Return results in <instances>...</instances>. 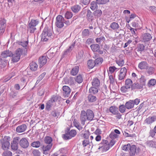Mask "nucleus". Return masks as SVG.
Listing matches in <instances>:
<instances>
[{
  "instance_id": "aec40b11",
  "label": "nucleus",
  "mask_w": 156,
  "mask_h": 156,
  "mask_svg": "<svg viewBox=\"0 0 156 156\" xmlns=\"http://www.w3.org/2000/svg\"><path fill=\"white\" fill-rule=\"evenodd\" d=\"M27 129V126L25 124H23L18 126L16 129L18 133H22L24 132Z\"/></svg>"
},
{
  "instance_id": "09e8293b",
  "label": "nucleus",
  "mask_w": 156,
  "mask_h": 156,
  "mask_svg": "<svg viewBox=\"0 0 156 156\" xmlns=\"http://www.w3.org/2000/svg\"><path fill=\"white\" fill-rule=\"evenodd\" d=\"M74 126L77 128L79 130H81L83 128L80 125L79 123L76 121H74L73 122Z\"/></svg>"
},
{
  "instance_id": "79ce46f5",
  "label": "nucleus",
  "mask_w": 156,
  "mask_h": 156,
  "mask_svg": "<svg viewBox=\"0 0 156 156\" xmlns=\"http://www.w3.org/2000/svg\"><path fill=\"white\" fill-rule=\"evenodd\" d=\"M103 61V59L102 58H99L94 61L95 64L96 66L98 65L101 64Z\"/></svg>"
},
{
  "instance_id": "6ab92c4d",
  "label": "nucleus",
  "mask_w": 156,
  "mask_h": 156,
  "mask_svg": "<svg viewBox=\"0 0 156 156\" xmlns=\"http://www.w3.org/2000/svg\"><path fill=\"white\" fill-rule=\"evenodd\" d=\"M87 16L88 21L90 22H92L94 20V17L93 16V14L90 10H87Z\"/></svg>"
},
{
  "instance_id": "39448f33",
  "label": "nucleus",
  "mask_w": 156,
  "mask_h": 156,
  "mask_svg": "<svg viewBox=\"0 0 156 156\" xmlns=\"http://www.w3.org/2000/svg\"><path fill=\"white\" fill-rule=\"evenodd\" d=\"M64 19L61 15H58L56 17V25L59 28H62L64 25Z\"/></svg>"
},
{
  "instance_id": "f3484780",
  "label": "nucleus",
  "mask_w": 156,
  "mask_h": 156,
  "mask_svg": "<svg viewBox=\"0 0 156 156\" xmlns=\"http://www.w3.org/2000/svg\"><path fill=\"white\" fill-rule=\"evenodd\" d=\"M138 66L141 69H147L148 67V64L146 61H142L139 64Z\"/></svg>"
},
{
  "instance_id": "f704fd0d",
  "label": "nucleus",
  "mask_w": 156,
  "mask_h": 156,
  "mask_svg": "<svg viewBox=\"0 0 156 156\" xmlns=\"http://www.w3.org/2000/svg\"><path fill=\"white\" fill-rule=\"evenodd\" d=\"M39 22L37 20H32L28 24V25L31 26L36 27L38 23Z\"/></svg>"
},
{
  "instance_id": "5701e85b",
  "label": "nucleus",
  "mask_w": 156,
  "mask_h": 156,
  "mask_svg": "<svg viewBox=\"0 0 156 156\" xmlns=\"http://www.w3.org/2000/svg\"><path fill=\"white\" fill-rule=\"evenodd\" d=\"M136 149V147L135 145H133L131 146L129 148V151H130L129 154L131 156H133L135 154Z\"/></svg>"
},
{
  "instance_id": "b1692460",
  "label": "nucleus",
  "mask_w": 156,
  "mask_h": 156,
  "mask_svg": "<svg viewBox=\"0 0 156 156\" xmlns=\"http://www.w3.org/2000/svg\"><path fill=\"white\" fill-rule=\"evenodd\" d=\"M109 27L113 30L116 31L119 29V26L117 23L114 22L111 23Z\"/></svg>"
},
{
  "instance_id": "6e6552de",
  "label": "nucleus",
  "mask_w": 156,
  "mask_h": 156,
  "mask_svg": "<svg viewBox=\"0 0 156 156\" xmlns=\"http://www.w3.org/2000/svg\"><path fill=\"white\" fill-rule=\"evenodd\" d=\"M127 71V69L125 67L121 69L119 75V80H122L124 78L126 75Z\"/></svg>"
},
{
  "instance_id": "4d7b16f0",
  "label": "nucleus",
  "mask_w": 156,
  "mask_h": 156,
  "mask_svg": "<svg viewBox=\"0 0 156 156\" xmlns=\"http://www.w3.org/2000/svg\"><path fill=\"white\" fill-rule=\"evenodd\" d=\"M82 35L84 37L88 36L89 35V32L88 29H85L82 32Z\"/></svg>"
},
{
  "instance_id": "dca6fc26",
  "label": "nucleus",
  "mask_w": 156,
  "mask_h": 156,
  "mask_svg": "<svg viewBox=\"0 0 156 156\" xmlns=\"http://www.w3.org/2000/svg\"><path fill=\"white\" fill-rule=\"evenodd\" d=\"M156 120V116L149 117L144 120V123L148 125L151 124Z\"/></svg>"
},
{
  "instance_id": "2f4dec72",
  "label": "nucleus",
  "mask_w": 156,
  "mask_h": 156,
  "mask_svg": "<svg viewBox=\"0 0 156 156\" xmlns=\"http://www.w3.org/2000/svg\"><path fill=\"white\" fill-rule=\"evenodd\" d=\"M79 69V67L78 66H75L73 68L71 71V75L75 76L78 73Z\"/></svg>"
},
{
  "instance_id": "49530a36",
  "label": "nucleus",
  "mask_w": 156,
  "mask_h": 156,
  "mask_svg": "<svg viewBox=\"0 0 156 156\" xmlns=\"http://www.w3.org/2000/svg\"><path fill=\"white\" fill-rule=\"evenodd\" d=\"M109 0H96V2L98 4H104L109 2Z\"/></svg>"
},
{
  "instance_id": "774afa93",
  "label": "nucleus",
  "mask_w": 156,
  "mask_h": 156,
  "mask_svg": "<svg viewBox=\"0 0 156 156\" xmlns=\"http://www.w3.org/2000/svg\"><path fill=\"white\" fill-rule=\"evenodd\" d=\"M59 98V97L58 96L53 95L51 98V100L53 102H54L56 101Z\"/></svg>"
},
{
  "instance_id": "de8ad7c7",
  "label": "nucleus",
  "mask_w": 156,
  "mask_h": 156,
  "mask_svg": "<svg viewBox=\"0 0 156 156\" xmlns=\"http://www.w3.org/2000/svg\"><path fill=\"white\" fill-rule=\"evenodd\" d=\"M155 142H154L152 140L148 141L146 143V145L149 147H154V145Z\"/></svg>"
},
{
  "instance_id": "052dcab7",
  "label": "nucleus",
  "mask_w": 156,
  "mask_h": 156,
  "mask_svg": "<svg viewBox=\"0 0 156 156\" xmlns=\"http://www.w3.org/2000/svg\"><path fill=\"white\" fill-rule=\"evenodd\" d=\"M116 63L120 66H122L124 64V61L123 59H119L116 61Z\"/></svg>"
},
{
  "instance_id": "393cba45",
  "label": "nucleus",
  "mask_w": 156,
  "mask_h": 156,
  "mask_svg": "<svg viewBox=\"0 0 156 156\" xmlns=\"http://www.w3.org/2000/svg\"><path fill=\"white\" fill-rule=\"evenodd\" d=\"M109 112L114 115H116L118 112V108L115 106L110 107L109 109Z\"/></svg>"
},
{
  "instance_id": "bf43d9fd",
  "label": "nucleus",
  "mask_w": 156,
  "mask_h": 156,
  "mask_svg": "<svg viewBox=\"0 0 156 156\" xmlns=\"http://www.w3.org/2000/svg\"><path fill=\"white\" fill-rule=\"evenodd\" d=\"M144 49V46L143 44H140L137 48V51H142Z\"/></svg>"
},
{
  "instance_id": "a18cd8bd",
  "label": "nucleus",
  "mask_w": 156,
  "mask_h": 156,
  "mask_svg": "<svg viewBox=\"0 0 156 156\" xmlns=\"http://www.w3.org/2000/svg\"><path fill=\"white\" fill-rule=\"evenodd\" d=\"M98 3H97L96 2H92L91 4V6H90V8L91 9H92L93 10H94L96 9L98 7V6L97 4Z\"/></svg>"
},
{
  "instance_id": "7ed1b4c3",
  "label": "nucleus",
  "mask_w": 156,
  "mask_h": 156,
  "mask_svg": "<svg viewBox=\"0 0 156 156\" xmlns=\"http://www.w3.org/2000/svg\"><path fill=\"white\" fill-rule=\"evenodd\" d=\"M98 149H101L103 151H105L108 150L110 147L108 145V141L106 140H103L101 143L99 144Z\"/></svg>"
},
{
  "instance_id": "9d476101",
  "label": "nucleus",
  "mask_w": 156,
  "mask_h": 156,
  "mask_svg": "<svg viewBox=\"0 0 156 156\" xmlns=\"http://www.w3.org/2000/svg\"><path fill=\"white\" fill-rule=\"evenodd\" d=\"M141 38L142 41L145 42L150 41L152 38V37L150 34L145 33L142 34Z\"/></svg>"
},
{
  "instance_id": "a211bd4d",
  "label": "nucleus",
  "mask_w": 156,
  "mask_h": 156,
  "mask_svg": "<svg viewBox=\"0 0 156 156\" xmlns=\"http://www.w3.org/2000/svg\"><path fill=\"white\" fill-rule=\"evenodd\" d=\"M12 53L9 50H6L2 52L1 56L2 58H6L8 57L12 56Z\"/></svg>"
},
{
  "instance_id": "37998d69",
  "label": "nucleus",
  "mask_w": 156,
  "mask_h": 156,
  "mask_svg": "<svg viewBox=\"0 0 156 156\" xmlns=\"http://www.w3.org/2000/svg\"><path fill=\"white\" fill-rule=\"evenodd\" d=\"M126 108L125 105H122L119 106V109L121 113H123L125 112Z\"/></svg>"
},
{
  "instance_id": "e2e57ef3",
  "label": "nucleus",
  "mask_w": 156,
  "mask_h": 156,
  "mask_svg": "<svg viewBox=\"0 0 156 156\" xmlns=\"http://www.w3.org/2000/svg\"><path fill=\"white\" fill-rule=\"evenodd\" d=\"M28 29L31 33H33L36 30L35 27L31 26L28 25Z\"/></svg>"
},
{
  "instance_id": "4be33fe9",
  "label": "nucleus",
  "mask_w": 156,
  "mask_h": 156,
  "mask_svg": "<svg viewBox=\"0 0 156 156\" xmlns=\"http://www.w3.org/2000/svg\"><path fill=\"white\" fill-rule=\"evenodd\" d=\"M125 105L126 108L128 109H132L134 106L133 101L132 100H130L129 101L127 102L125 104Z\"/></svg>"
},
{
  "instance_id": "8fccbe9b",
  "label": "nucleus",
  "mask_w": 156,
  "mask_h": 156,
  "mask_svg": "<svg viewBox=\"0 0 156 156\" xmlns=\"http://www.w3.org/2000/svg\"><path fill=\"white\" fill-rule=\"evenodd\" d=\"M154 68L150 67L148 69H147V73L150 75H152L153 74L154 72Z\"/></svg>"
},
{
  "instance_id": "4468645a",
  "label": "nucleus",
  "mask_w": 156,
  "mask_h": 156,
  "mask_svg": "<svg viewBox=\"0 0 156 156\" xmlns=\"http://www.w3.org/2000/svg\"><path fill=\"white\" fill-rule=\"evenodd\" d=\"M86 115L87 118V120H92L94 117V112L90 109H87L86 112Z\"/></svg>"
},
{
  "instance_id": "338daca9",
  "label": "nucleus",
  "mask_w": 156,
  "mask_h": 156,
  "mask_svg": "<svg viewBox=\"0 0 156 156\" xmlns=\"http://www.w3.org/2000/svg\"><path fill=\"white\" fill-rule=\"evenodd\" d=\"M47 53V57L49 59H51L54 56V53L53 52L50 53L49 51H48Z\"/></svg>"
},
{
  "instance_id": "0eeeda50",
  "label": "nucleus",
  "mask_w": 156,
  "mask_h": 156,
  "mask_svg": "<svg viewBox=\"0 0 156 156\" xmlns=\"http://www.w3.org/2000/svg\"><path fill=\"white\" fill-rule=\"evenodd\" d=\"M63 95L65 98L68 97L70 95L71 90L69 87L66 86H64L62 87Z\"/></svg>"
},
{
  "instance_id": "5fc2aeb1",
  "label": "nucleus",
  "mask_w": 156,
  "mask_h": 156,
  "mask_svg": "<svg viewBox=\"0 0 156 156\" xmlns=\"http://www.w3.org/2000/svg\"><path fill=\"white\" fill-rule=\"evenodd\" d=\"M53 103L51 99L49 100L46 103V108L47 109L50 108L51 106L53 105Z\"/></svg>"
},
{
  "instance_id": "c03bdc74",
  "label": "nucleus",
  "mask_w": 156,
  "mask_h": 156,
  "mask_svg": "<svg viewBox=\"0 0 156 156\" xmlns=\"http://www.w3.org/2000/svg\"><path fill=\"white\" fill-rule=\"evenodd\" d=\"M73 16L72 13L69 11H67L65 14V17L66 18L68 19L72 18Z\"/></svg>"
},
{
  "instance_id": "a19ab883",
  "label": "nucleus",
  "mask_w": 156,
  "mask_h": 156,
  "mask_svg": "<svg viewBox=\"0 0 156 156\" xmlns=\"http://www.w3.org/2000/svg\"><path fill=\"white\" fill-rule=\"evenodd\" d=\"M75 43H73L69 47V48L67 49V50L65 51L64 52V55H66L68 54V53H69L72 50V49L73 48L74 46H75Z\"/></svg>"
},
{
  "instance_id": "ddd939ff",
  "label": "nucleus",
  "mask_w": 156,
  "mask_h": 156,
  "mask_svg": "<svg viewBox=\"0 0 156 156\" xmlns=\"http://www.w3.org/2000/svg\"><path fill=\"white\" fill-rule=\"evenodd\" d=\"M47 57L46 56H43L40 57L38 61L40 64V67H42L45 64L47 61Z\"/></svg>"
},
{
  "instance_id": "2eb2a0df",
  "label": "nucleus",
  "mask_w": 156,
  "mask_h": 156,
  "mask_svg": "<svg viewBox=\"0 0 156 156\" xmlns=\"http://www.w3.org/2000/svg\"><path fill=\"white\" fill-rule=\"evenodd\" d=\"M52 146V144L44 145L42 147V149L43 151V153L46 154H47V151H49Z\"/></svg>"
},
{
  "instance_id": "0e129e2a",
  "label": "nucleus",
  "mask_w": 156,
  "mask_h": 156,
  "mask_svg": "<svg viewBox=\"0 0 156 156\" xmlns=\"http://www.w3.org/2000/svg\"><path fill=\"white\" fill-rule=\"evenodd\" d=\"M28 44V41L20 42L19 43V44L20 45L22 46L23 48H26V47H27Z\"/></svg>"
},
{
  "instance_id": "bb28decb",
  "label": "nucleus",
  "mask_w": 156,
  "mask_h": 156,
  "mask_svg": "<svg viewBox=\"0 0 156 156\" xmlns=\"http://www.w3.org/2000/svg\"><path fill=\"white\" fill-rule=\"evenodd\" d=\"M125 86L128 89L132 88L133 82L131 80L129 79H127L125 81Z\"/></svg>"
},
{
  "instance_id": "864d4df0",
  "label": "nucleus",
  "mask_w": 156,
  "mask_h": 156,
  "mask_svg": "<svg viewBox=\"0 0 156 156\" xmlns=\"http://www.w3.org/2000/svg\"><path fill=\"white\" fill-rule=\"evenodd\" d=\"M69 135L71 136V138H72L76 136V132L75 130L72 129L69 132Z\"/></svg>"
},
{
  "instance_id": "1a4fd4ad",
  "label": "nucleus",
  "mask_w": 156,
  "mask_h": 156,
  "mask_svg": "<svg viewBox=\"0 0 156 156\" xmlns=\"http://www.w3.org/2000/svg\"><path fill=\"white\" fill-rule=\"evenodd\" d=\"M80 118L81 124L83 125H84L85 121L87 120V115H86V112L85 111L83 110L81 111Z\"/></svg>"
},
{
  "instance_id": "423d86ee",
  "label": "nucleus",
  "mask_w": 156,
  "mask_h": 156,
  "mask_svg": "<svg viewBox=\"0 0 156 156\" xmlns=\"http://www.w3.org/2000/svg\"><path fill=\"white\" fill-rule=\"evenodd\" d=\"M19 144L20 146L23 148H27L29 145L28 141L26 138H22L19 140Z\"/></svg>"
},
{
  "instance_id": "473e14b6",
  "label": "nucleus",
  "mask_w": 156,
  "mask_h": 156,
  "mask_svg": "<svg viewBox=\"0 0 156 156\" xmlns=\"http://www.w3.org/2000/svg\"><path fill=\"white\" fill-rule=\"evenodd\" d=\"M87 64L89 69H92L96 66L94 61L92 60H88L87 62Z\"/></svg>"
},
{
  "instance_id": "680f3d73",
  "label": "nucleus",
  "mask_w": 156,
  "mask_h": 156,
  "mask_svg": "<svg viewBox=\"0 0 156 156\" xmlns=\"http://www.w3.org/2000/svg\"><path fill=\"white\" fill-rule=\"evenodd\" d=\"M130 144H129L127 145H124L122 147V149L125 151H129V148L130 147Z\"/></svg>"
},
{
  "instance_id": "13d9d810",
  "label": "nucleus",
  "mask_w": 156,
  "mask_h": 156,
  "mask_svg": "<svg viewBox=\"0 0 156 156\" xmlns=\"http://www.w3.org/2000/svg\"><path fill=\"white\" fill-rule=\"evenodd\" d=\"M110 137L112 139H114L118 137V135L114 132H112L109 135Z\"/></svg>"
},
{
  "instance_id": "f03ea898",
  "label": "nucleus",
  "mask_w": 156,
  "mask_h": 156,
  "mask_svg": "<svg viewBox=\"0 0 156 156\" xmlns=\"http://www.w3.org/2000/svg\"><path fill=\"white\" fill-rule=\"evenodd\" d=\"M52 34L51 30L50 29H48L47 27H45L41 34V41L43 42L47 41Z\"/></svg>"
},
{
  "instance_id": "9b49d317",
  "label": "nucleus",
  "mask_w": 156,
  "mask_h": 156,
  "mask_svg": "<svg viewBox=\"0 0 156 156\" xmlns=\"http://www.w3.org/2000/svg\"><path fill=\"white\" fill-rule=\"evenodd\" d=\"M27 48H24L23 49L19 48L16 50L15 53L20 57L21 55H25L27 53Z\"/></svg>"
},
{
  "instance_id": "58836bf2",
  "label": "nucleus",
  "mask_w": 156,
  "mask_h": 156,
  "mask_svg": "<svg viewBox=\"0 0 156 156\" xmlns=\"http://www.w3.org/2000/svg\"><path fill=\"white\" fill-rule=\"evenodd\" d=\"M32 154L33 156H41L40 152L37 149L33 150Z\"/></svg>"
},
{
  "instance_id": "3c124183",
  "label": "nucleus",
  "mask_w": 156,
  "mask_h": 156,
  "mask_svg": "<svg viewBox=\"0 0 156 156\" xmlns=\"http://www.w3.org/2000/svg\"><path fill=\"white\" fill-rule=\"evenodd\" d=\"M102 14V11L101 10L98 9L95 11L94 15L95 16L98 17L100 16Z\"/></svg>"
},
{
  "instance_id": "20e7f679",
  "label": "nucleus",
  "mask_w": 156,
  "mask_h": 156,
  "mask_svg": "<svg viewBox=\"0 0 156 156\" xmlns=\"http://www.w3.org/2000/svg\"><path fill=\"white\" fill-rule=\"evenodd\" d=\"M20 138L19 137H14L11 143V148L14 151H16L18 148V144Z\"/></svg>"
},
{
  "instance_id": "6e6d98bb",
  "label": "nucleus",
  "mask_w": 156,
  "mask_h": 156,
  "mask_svg": "<svg viewBox=\"0 0 156 156\" xmlns=\"http://www.w3.org/2000/svg\"><path fill=\"white\" fill-rule=\"evenodd\" d=\"M12 153L9 151H5L2 154V156H12Z\"/></svg>"
},
{
  "instance_id": "7c9ffc66",
  "label": "nucleus",
  "mask_w": 156,
  "mask_h": 156,
  "mask_svg": "<svg viewBox=\"0 0 156 156\" xmlns=\"http://www.w3.org/2000/svg\"><path fill=\"white\" fill-rule=\"evenodd\" d=\"M80 6L78 5H75L71 8L72 11L75 13L78 12L80 10Z\"/></svg>"
},
{
  "instance_id": "e433bc0d",
  "label": "nucleus",
  "mask_w": 156,
  "mask_h": 156,
  "mask_svg": "<svg viewBox=\"0 0 156 156\" xmlns=\"http://www.w3.org/2000/svg\"><path fill=\"white\" fill-rule=\"evenodd\" d=\"M52 138L50 136H46L44 139L45 143L46 144H52Z\"/></svg>"
},
{
  "instance_id": "ea45409f",
  "label": "nucleus",
  "mask_w": 156,
  "mask_h": 156,
  "mask_svg": "<svg viewBox=\"0 0 156 156\" xmlns=\"http://www.w3.org/2000/svg\"><path fill=\"white\" fill-rule=\"evenodd\" d=\"M76 81L78 83H81L83 81V78L82 75L79 74L75 78Z\"/></svg>"
},
{
  "instance_id": "f257e3e1",
  "label": "nucleus",
  "mask_w": 156,
  "mask_h": 156,
  "mask_svg": "<svg viewBox=\"0 0 156 156\" xmlns=\"http://www.w3.org/2000/svg\"><path fill=\"white\" fill-rule=\"evenodd\" d=\"M10 137L8 136H5L4 138L0 140V144L1 145L2 148L4 150H6L9 149L10 143Z\"/></svg>"
},
{
  "instance_id": "cd10ccee",
  "label": "nucleus",
  "mask_w": 156,
  "mask_h": 156,
  "mask_svg": "<svg viewBox=\"0 0 156 156\" xmlns=\"http://www.w3.org/2000/svg\"><path fill=\"white\" fill-rule=\"evenodd\" d=\"M30 68L31 70L35 71L37 69V65L35 62H32L30 64Z\"/></svg>"
},
{
  "instance_id": "c756f323",
  "label": "nucleus",
  "mask_w": 156,
  "mask_h": 156,
  "mask_svg": "<svg viewBox=\"0 0 156 156\" xmlns=\"http://www.w3.org/2000/svg\"><path fill=\"white\" fill-rule=\"evenodd\" d=\"M143 87L142 85L138 83H134L132 84V89H141Z\"/></svg>"
},
{
  "instance_id": "c9c22d12",
  "label": "nucleus",
  "mask_w": 156,
  "mask_h": 156,
  "mask_svg": "<svg viewBox=\"0 0 156 156\" xmlns=\"http://www.w3.org/2000/svg\"><path fill=\"white\" fill-rule=\"evenodd\" d=\"M88 98L89 101L90 102H94L97 100L96 97L95 96H93L91 94H90L89 95L88 97Z\"/></svg>"
},
{
  "instance_id": "603ef678",
  "label": "nucleus",
  "mask_w": 156,
  "mask_h": 156,
  "mask_svg": "<svg viewBox=\"0 0 156 156\" xmlns=\"http://www.w3.org/2000/svg\"><path fill=\"white\" fill-rule=\"evenodd\" d=\"M145 81L146 80L145 79L144 76L143 75H142L140 79V84L142 85V86L143 85H145Z\"/></svg>"
},
{
  "instance_id": "72a5a7b5",
  "label": "nucleus",
  "mask_w": 156,
  "mask_h": 156,
  "mask_svg": "<svg viewBox=\"0 0 156 156\" xmlns=\"http://www.w3.org/2000/svg\"><path fill=\"white\" fill-rule=\"evenodd\" d=\"M12 60L14 62H17L20 60V58L19 56L16 55L15 53L13 54H12Z\"/></svg>"
},
{
  "instance_id": "4c0bfd02",
  "label": "nucleus",
  "mask_w": 156,
  "mask_h": 156,
  "mask_svg": "<svg viewBox=\"0 0 156 156\" xmlns=\"http://www.w3.org/2000/svg\"><path fill=\"white\" fill-rule=\"evenodd\" d=\"M31 146L36 148H38L40 147L41 143L40 141H37L33 142L31 144Z\"/></svg>"
},
{
  "instance_id": "412c9836",
  "label": "nucleus",
  "mask_w": 156,
  "mask_h": 156,
  "mask_svg": "<svg viewBox=\"0 0 156 156\" xmlns=\"http://www.w3.org/2000/svg\"><path fill=\"white\" fill-rule=\"evenodd\" d=\"M92 86L96 87H99L100 85V82L97 78H94L91 82Z\"/></svg>"
},
{
  "instance_id": "69168bd1",
  "label": "nucleus",
  "mask_w": 156,
  "mask_h": 156,
  "mask_svg": "<svg viewBox=\"0 0 156 156\" xmlns=\"http://www.w3.org/2000/svg\"><path fill=\"white\" fill-rule=\"evenodd\" d=\"M156 83V81L155 79H151L149 81L148 84L151 86H154Z\"/></svg>"
},
{
  "instance_id": "c85d7f7f",
  "label": "nucleus",
  "mask_w": 156,
  "mask_h": 156,
  "mask_svg": "<svg viewBox=\"0 0 156 156\" xmlns=\"http://www.w3.org/2000/svg\"><path fill=\"white\" fill-rule=\"evenodd\" d=\"M98 87H96L92 86L89 90V92L91 94H95L98 92Z\"/></svg>"
},
{
  "instance_id": "a878e982",
  "label": "nucleus",
  "mask_w": 156,
  "mask_h": 156,
  "mask_svg": "<svg viewBox=\"0 0 156 156\" xmlns=\"http://www.w3.org/2000/svg\"><path fill=\"white\" fill-rule=\"evenodd\" d=\"M90 47L92 50L94 52H97L100 49V46L97 44H91Z\"/></svg>"
},
{
  "instance_id": "f8f14e48",
  "label": "nucleus",
  "mask_w": 156,
  "mask_h": 156,
  "mask_svg": "<svg viewBox=\"0 0 156 156\" xmlns=\"http://www.w3.org/2000/svg\"><path fill=\"white\" fill-rule=\"evenodd\" d=\"M6 21L4 19H0V34H2L6 27Z\"/></svg>"
}]
</instances>
